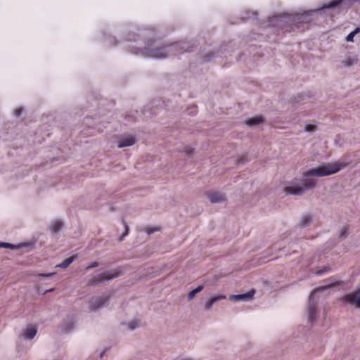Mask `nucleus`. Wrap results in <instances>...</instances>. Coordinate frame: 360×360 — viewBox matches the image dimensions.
Returning a JSON list of instances; mask_svg holds the SVG:
<instances>
[{"mask_svg":"<svg viewBox=\"0 0 360 360\" xmlns=\"http://www.w3.org/2000/svg\"><path fill=\"white\" fill-rule=\"evenodd\" d=\"M62 221L56 220L53 221L52 225L51 226V230L53 233H57L62 228Z\"/></svg>","mask_w":360,"mask_h":360,"instance_id":"14","label":"nucleus"},{"mask_svg":"<svg viewBox=\"0 0 360 360\" xmlns=\"http://www.w3.org/2000/svg\"><path fill=\"white\" fill-rule=\"evenodd\" d=\"M347 228L344 227L340 231V236L345 237L347 236Z\"/></svg>","mask_w":360,"mask_h":360,"instance_id":"22","label":"nucleus"},{"mask_svg":"<svg viewBox=\"0 0 360 360\" xmlns=\"http://www.w3.org/2000/svg\"><path fill=\"white\" fill-rule=\"evenodd\" d=\"M139 326L138 321H132L129 323V328L131 330L135 329Z\"/></svg>","mask_w":360,"mask_h":360,"instance_id":"18","label":"nucleus"},{"mask_svg":"<svg viewBox=\"0 0 360 360\" xmlns=\"http://www.w3.org/2000/svg\"><path fill=\"white\" fill-rule=\"evenodd\" d=\"M76 259V256H72L66 259H65L62 263L57 265L56 267H60L63 269L67 268L70 264H72L75 259Z\"/></svg>","mask_w":360,"mask_h":360,"instance_id":"13","label":"nucleus"},{"mask_svg":"<svg viewBox=\"0 0 360 360\" xmlns=\"http://www.w3.org/2000/svg\"><path fill=\"white\" fill-rule=\"evenodd\" d=\"M226 299V296L225 295H218V296H215V297H212L206 304H205V309H210L212 305L214 304V303H215L216 302L219 301V300H224Z\"/></svg>","mask_w":360,"mask_h":360,"instance_id":"11","label":"nucleus"},{"mask_svg":"<svg viewBox=\"0 0 360 360\" xmlns=\"http://www.w3.org/2000/svg\"><path fill=\"white\" fill-rule=\"evenodd\" d=\"M53 274H40V276H44V277H49V276H51Z\"/></svg>","mask_w":360,"mask_h":360,"instance_id":"28","label":"nucleus"},{"mask_svg":"<svg viewBox=\"0 0 360 360\" xmlns=\"http://www.w3.org/2000/svg\"><path fill=\"white\" fill-rule=\"evenodd\" d=\"M22 113V109L21 108H18V109H15V115L16 116H20Z\"/></svg>","mask_w":360,"mask_h":360,"instance_id":"25","label":"nucleus"},{"mask_svg":"<svg viewBox=\"0 0 360 360\" xmlns=\"http://www.w3.org/2000/svg\"><path fill=\"white\" fill-rule=\"evenodd\" d=\"M207 198L212 203L222 202L225 200V197L223 194L215 191L208 193Z\"/></svg>","mask_w":360,"mask_h":360,"instance_id":"8","label":"nucleus"},{"mask_svg":"<svg viewBox=\"0 0 360 360\" xmlns=\"http://www.w3.org/2000/svg\"><path fill=\"white\" fill-rule=\"evenodd\" d=\"M326 271H327L326 269L319 270V271H316V274L320 275V274H323V273H324Z\"/></svg>","mask_w":360,"mask_h":360,"instance_id":"27","label":"nucleus"},{"mask_svg":"<svg viewBox=\"0 0 360 360\" xmlns=\"http://www.w3.org/2000/svg\"><path fill=\"white\" fill-rule=\"evenodd\" d=\"M158 231L157 229H150V228H146V231L148 233V234H150L152 233H154L155 231Z\"/></svg>","mask_w":360,"mask_h":360,"instance_id":"24","label":"nucleus"},{"mask_svg":"<svg viewBox=\"0 0 360 360\" xmlns=\"http://www.w3.org/2000/svg\"><path fill=\"white\" fill-rule=\"evenodd\" d=\"M344 300L347 302H349L356 307H360V292H354L346 295L344 297Z\"/></svg>","mask_w":360,"mask_h":360,"instance_id":"5","label":"nucleus"},{"mask_svg":"<svg viewBox=\"0 0 360 360\" xmlns=\"http://www.w3.org/2000/svg\"><path fill=\"white\" fill-rule=\"evenodd\" d=\"M311 221V217L309 215H305L302 217V221L300 222V225L302 226H306L310 224Z\"/></svg>","mask_w":360,"mask_h":360,"instance_id":"16","label":"nucleus"},{"mask_svg":"<svg viewBox=\"0 0 360 360\" xmlns=\"http://www.w3.org/2000/svg\"><path fill=\"white\" fill-rule=\"evenodd\" d=\"M98 266V263L97 262H94L93 263H91L89 266H88L86 267V269L95 268V267H97Z\"/></svg>","mask_w":360,"mask_h":360,"instance_id":"21","label":"nucleus"},{"mask_svg":"<svg viewBox=\"0 0 360 360\" xmlns=\"http://www.w3.org/2000/svg\"><path fill=\"white\" fill-rule=\"evenodd\" d=\"M136 143V139L132 136H129L127 137L123 138L119 141L118 147L123 148L127 146H131Z\"/></svg>","mask_w":360,"mask_h":360,"instance_id":"9","label":"nucleus"},{"mask_svg":"<svg viewBox=\"0 0 360 360\" xmlns=\"http://www.w3.org/2000/svg\"><path fill=\"white\" fill-rule=\"evenodd\" d=\"M316 126L314 125V124H307L305 126V130L307 131H314L316 130Z\"/></svg>","mask_w":360,"mask_h":360,"instance_id":"19","label":"nucleus"},{"mask_svg":"<svg viewBox=\"0 0 360 360\" xmlns=\"http://www.w3.org/2000/svg\"><path fill=\"white\" fill-rule=\"evenodd\" d=\"M103 354H104V352H103V353L101 354V357H103Z\"/></svg>","mask_w":360,"mask_h":360,"instance_id":"29","label":"nucleus"},{"mask_svg":"<svg viewBox=\"0 0 360 360\" xmlns=\"http://www.w3.org/2000/svg\"><path fill=\"white\" fill-rule=\"evenodd\" d=\"M155 42L152 44H148L143 50V53L147 57H152L155 58H165L169 55H176V52L180 49L186 47V44H173L165 46H155Z\"/></svg>","mask_w":360,"mask_h":360,"instance_id":"2","label":"nucleus"},{"mask_svg":"<svg viewBox=\"0 0 360 360\" xmlns=\"http://www.w3.org/2000/svg\"><path fill=\"white\" fill-rule=\"evenodd\" d=\"M108 297L106 296H101L95 299H92L90 307L92 310H97L108 302Z\"/></svg>","mask_w":360,"mask_h":360,"instance_id":"6","label":"nucleus"},{"mask_svg":"<svg viewBox=\"0 0 360 360\" xmlns=\"http://www.w3.org/2000/svg\"><path fill=\"white\" fill-rule=\"evenodd\" d=\"M14 245L11 244V243H0V248H11V249H13L14 248Z\"/></svg>","mask_w":360,"mask_h":360,"instance_id":"17","label":"nucleus"},{"mask_svg":"<svg viewBox=\"0 0 360 360\" xmlns=\"http://www.w3.org/2000/svg\"><path fill=\"white\" fill-rule=\"evenodd\" d=\"M255 290H252L245 294L232 295L229 299L233 301H248L253 298Z\"/></svg>","mask_w":360,"mask_h":360,"instance_id":"7","label":"nucleus"},{"mask_svg":"<svg viewBox=\"0 0 360 360\" xmlns=\"http://www.w3.org/2000/svg\"><path fill=\"white\" fill-rule=\"evenodd\" d=\"M202 289H203V286L202 285H199L198 288H196L195 289H194L192 291H191L189 292L188 295V300H192L195 297V295L198 292H200Z\"/></svg>","mask_w":360,"mask_h":360,"instance_id":"15","label":"nucleus"},{"mask_svg":"<svg viewBox=\"0 0 360 360\" xmlns=\"http://www.w3.org/2000/svg\"><path fill=\"white\" fill-rule=\"evenodd\" d=\"M360 32V28L359 27H356L353 32H352L354 35H356V34H358L359 32Z\"/></svg>","mask_w":360,"mask_h":360,"instance_id":"26","label":"nucleus"},{"mask_svg":"<svg viewBox=\"0 0 360 360\" xmlns=\"http://www.w3.org/2000/svg\"><path fill=\"white\" fill-rule=\"evenodd\" d=\"M124 229H125L124 234V236H122V237H121L120 240H123V238H124L125 236H127V235L128 234V233H129V228H128L127 225V224H124Z\"/></svg>","mask_w":360,"mask_h":360,"instance_id":"23","label":"nucleus"},{"mask_svg":"<svg viewBox=\"0 0 360 360\" xmlns=\"http://www.w3.org/2000/svg\"><path fill=\"white\" fill-rule=\"evenodd\" d=\"M354 36H355V35H354L352 32H351V33H349V34L347 35V38H346V40H347V41H353V39H354Z\"/></svg>","mask_w":360,"mask_h":360,"instance_id":"20","label":"nucleus"},{"mask_svg":"<svg viewBox=\"0 0 360 360\" xmlns=\"http://www.w3.org/2000/svg\"><path fill=\"white\" fill-rule=\"evenodd\" d=\"M345 165L338 163L327 164L309 170L304 174L306 179L303 186L292 185L286 186L284 191L287 194L301 195L306 190L311 188L316 185V180L313 178H307L309 176H324L337 173L345 167Z\"/></svg>","mask_w":360,"mask_h":360,"instance_id":"1","label":"nucleus"},{"mask_svg":"<svg viewBox=\"0 0 360 360\" xmlns=\"http://www.w3.org/2000/svg\"><path fill=\"white\" fill-rule=\"evenodd\" d=\"M264 122L263 117L262 116H256L252 118L248 119L246 121V124L249 126H255L262 123Z\"/></svg>","mask_w":360,"mask_h":360,"instance_id":"12","label":"nucleus"},{"mask_svg":"<svg viewBox=\"0 0 360 360\" xmlns=\"http://www.w3.org/2000/svg\"><path fill=\"white\" fill-rule=\"evenodd\" d=\"M37 330L36 326L30 325L27 327L24 335L25 338L31 340L32 339L35 335L37 334Z\"/></svg>","mask_w":360,"mask_h":360,"instance_id":"10","label":"nucleus"},{"mask_svg":"<svg viewBox=\"0 0 360 360\" xmlns=\"http://www.w3.org/2000/svg\"><path fill=\"white\" fill-rule=\"evenodd\" d=\"M120 272L117 270L107 271L100 274H98L89 279L88 281L89 285H96L99 283H103L112 280L119 276Z\"/></svg>","mask_w":360,"mask_h":360,"instance_id":"3","label":"nucleus"},{"mask_svg":"<svg viewBox=\"0 0 360 360\" xmlns=\"http://www.w3.org/2000/svg\"><path fill=\"white\" fill-rule=\"evenodd\" d=\"M337 284H338V283H335V282L328 283L326 284V285L324 287L318 288L311 292V293L309 296V311H308L309 320L310 322H311V323L314 322L316 319V304L313 302L314 293L316 290H323L326 288H330Z\"/></svg>","mask_w":360,"mask_h":360,"instance_id":"4","label":"nucleus"}]
</instances>
